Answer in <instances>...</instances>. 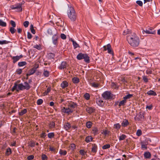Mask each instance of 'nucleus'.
Returning a JSON list of instances; mask_svg holds the SVG:
<instances>
[{"label": "nucleus", "instance_id": "obj_5", "mask_svg": "<svg viewBox=\"0 0 160 160\" xmlns=\"http://www.w3.org/2000/svg\"><path fill=\"white\" fill-rule=\"evenodd\" d=\"M61 111L62 112L66 113L68 114L72 113L73 111V109L70 108L68 106V108H62Z\"/></svg>", "mask_w": 160, "mask_h": 160}, {"label": "nucleus", "instance_id": "obj_37", "mask_svg": "<svg viewBox=\"0 0 160 160\" xmlns=\"http://www.w3.org/2000/svg\"><path fill=\"white\" fill-rule=\"evenodd\" d=\"M55 123L54 122H50L49 124V127L50 128H54Z\"/></svg>", "mask_w": 160, "mask_h": 160}, {"label": "nucleus", "instance_id": "obj_23", "mask_svg": "<svg viewBox=\"0 0 160 160\" xmlns=\"http://www.w3.org/2000/svg\"><path fill=\"white\" fill-rule=\"evenodd\" d=\"M84 54L82 53H79L77 56V58L78 60L82 59V57L84 56Z\"/></svg>", "mask_w": 160, "mask_h": 160}, {"label": "nucleus", "instance_id": "obj_21", "mask_svg": "<svg viewBox=\"0 0 160 160\" xmlns=\"http://www.w3.org/2000/svg\"><path fill=\"white\" fill-rule=\"evenodd\" d=\"M86 111L89 113H92L94 111V109L92 107H88L86 108Z\"/></svg>", "mask_w": 160, "mask_h": 160}, {"label": "nucleus", "instance_id": "obj_47", "mask_svg": "<svg viewBox=\"0 0 160 160\" xmlns=\"http://www.w3.org/2000/svg\"><path fill=\"white\" fill-rule=\"evenodd\" d=\"M9 42V41L6 40H3L2 41H0V44L2 45L4 44H6L8 43Z\"/></svg>", "mask_w": 160, "mask_h": 160}, {"label": "nucleus", "instance_id": "obj_31", "mask_svg": "<svg viewBox=\"0 0 160 160\" xmlns=\"http://www.w3.org/2000/svg\"><path fill=\"white\" fill-rule=\"evenodd\" d=\"M127 102V100L125 99H124L123 100L121 101L119 103V106H122L125 103H126Z\"/></svg>", "mask_w": 160, "mask_h": 160}, {"label": "nucleus", "instance_id": "obj_51", "mask_svg": "<svg viewBox=\"0 0 160 160\" xmlns=\"http://www.w3.org/2000/svg\"><path fill=\"white\" fill-rule=\"evenodd\" d=\"M84 96V98L87 100H88L90 98L89 94L88 93H86Z\"/></svg>", "mask_w": 160, "mask_h": 160}, {"label": "nucleus", "instance_id": "obj_26", "mask_svg": "<svg viewBox=\"0 0 160 160\" xmlns=\"http://www.w3.org/2000/svg\"><path fill=\"white\" fill-rule=\"evenodd\" d=\"M49 72L47 70L44 69L43 73L44 76L45 77H48L49 75Z\"/></svg>", "mask_w": 160, "mask_h": 160}, {"label": "nucleus", "instance_id": "obj_38", "mask_svg": "<svg viewBox=\"0 0 160 160\" xmlns=\"http://www.w3.org/2000/svg\"><path fill=\"white\" fill-rule=\"evenodd\" d=\"M86 125L87 128H90L92 126V123L90 121L88 122H86Z\"/></svg>", "mask_w": 160, "mask_h": 160}, {"label": "nucleus", "instance_id": "obj_33", "mask_svg": "<svg viewBox=\"0 0 160 160\" xmlns=\"http://www.w3.org/2000/svg\"><path fill=\"white\" fill-rule=\"evenodd\" d=\"M92 131L93 132V133L94 135H96L98 133V130L97 128H94L92 130Z\"/></svg>", "mask_w": 160, "mask_h": 160}, {"label": "nucleus", "instance_id": "obj_35", "mask_svg": "<svg viewBox=\"0 0 160 160\" xmlns=\"http://www.w3.org/2000/svg\"><path fill=\"white\" fill-rule=\"evenodd\" d=\"M27 63L25 62H21L18 63V65L19 67H22L26 65Z\"/></svg>", "mask_w": 160, "mask_h": 160}, {"label": "nucleus", "instance_id": "obj_59", "mask_svg": "<svg viewBox=\"0 0 160 160\" xmlns=\"http://www.w3.org/2000/svg\"><path fill=\"white\" fill-rule=\"evenodd\" d=\"M136 3L140 6H142L143 3L140 0L137 1L136 2Z\"/></svg>", "mask_w": 160, "mask_h": 160}, {"label": "nucleus", "instance_id": "obj_15", "mask_svg": "<svg viewBox=\"0 0 160 160\" xmlns=\"http://www.w3.org/2000/svg\"><path fill=\"white\" fill-rule=\"evenodd\" d=\"M68 84L66 81H63L61 84V87L62 88H64L68 87Z\"/></svg>", "mask_w": 160, "mask_h": 160}, {"label": "nucleus", "instance_id": "obj_4", "mask_svg": "<svg viewBox=\"0 0 160 160\" xmlns=\"http://www.w3.org/2000/svg\"><path fill=\"white\" fill-rule=\"evenodd\" d=\"M102 96L105 99H109L114 98V96L110 92L106 91L102 94Z\"/></svg>", "mask_w": 160, "mask_h": 160}, {"label": "nucleus", "instance_id": "obj_45", "mask_svg": "<svg viewBox=\"0 0 160 160\" xmlns=\"http://www.w3.org/2000/svg\"><path fill=\"white\" fill-rule=\"evenodd\" d=\"M11 153V150L10 148H8L7 149L6 154L7 155H9Z\"/></svg>", "mask_w": 160, "mask_h": 160}, {"label": "nucleus", "instance_id": "obj_11", "mask_svg": "<svg viewBox=\"0 0 160 160\" xmlns=\"http://www.w3.org/2000/svg\"><path fill=\"white\" fill-rule=\"evenodd\" d=\"M82 59H84V61L87 63H89L90 62L89 57L86 54H84V56L82 57Z\"/></svg>", "mask_w": 160, "mask_h": 160}, {"label": "nucleus", "instance_id": "obj_30", "mask_svg": "<svg viewBox=\"0 0 160 160\" xmlns=\"http://www.w3.org/2000/svg\"><path fill=\"white\" fill-rule=\"evenodd\" d=\"M133 96L132 94H128L123 97V99L126 100L127 99H130Z\"/></svg>", "mask_w": 160, "mask_h": 160}, {"label": "nucleus", "instance_id": "obj_40", "mask_svg": "<svg viewBox=\"0 0 160 160\" xmlns=\"http://www.w3.org/2000/svg\"><path fill=\"white\" fill-rule=\"evenodd\" d=\"M48 137L49 138H53L54 136V132L49 133L48 134Z\"/></svg>", "mask_w": 160, "mask_h": 160}, {"label": "nucleus", "instance_id": "obj_54", "mask_svg": "<svg viewBox=\"0 0 160 160\" xmlns=\"http://www.w3.org/2000/svg\"><path fill=\"white\" fill-rule=\"evenodd\" d=\"M109 132L107 130H103L102 132V134L106 135L109 134Z\"/></svg>", "mask_w": 160, "mask_h": 160}, {"label": "nucleus", "instance_id": "obj_60", "mask_svg": "<svg viewBox=\"0 0 160 160\" xmlns=\"http://www.w3.org/2000/svg\"><path fill=\"white\" fill-rule=\"evenodd\" d=\"M59 153L60 154H62L64 155H65L67 154V152L66 151H62L61 150L60 151Z\"/></svg>", "mask_w": 160, "mask_h": 160}, {"label": "nucleus", "instance_id": "obj_44", "mask_svg": "<svg viewBox=\"0 0 160 160\" xmlns=\"http://www.w3.org/2000/svg\"><path fill=\"white\" fill-rule=\"evenodd\" d=\"M14 28V27H11L10 28L9 31L12 34L14 33L16 31V29Z\"/></svg>", "mask_w": 160, "mask_h": 160}, {"label": "nucleus", "instance_id": "obj_36", "mask_svg": "<svg viewBox=\"0 0 160 160\" xmlns=\"http://www.w3.org/2000/svg\"><path fill=\"white\" fill-rule=\"evenodd\" d=\"M30 29L32 33H33V34H35V31L34 29L33 26L32 24H31L30 26Z\"/></svg>", "mask_w": 160, "mask_h": 160}, {"label": "nucleus", "instance_id": "obj_64", "mask_svg": "<svg viewBox=\"0 0 160 160\" xmlns=\"http://www.w3.org/2000/svg\"><path fill=\"white\" fill-rule=\"evenodd\" d=\"M79 152H80V154L82 155H84L85 153L84 150H82V149L80 150L79 151Z\"/></svg>", "mask_w": 160, "mask_h": 160}, {"label": "nucleus", "instance_id": "obj_62", "mask_svg": "<svg viewBox=\"0 0 160 160\" xmlns=\"http://www.w3.org/2000/svg\"><path fill=\"white\" fill-rule=\"evenodd\" d=\"M34 158V156L32 155H30L28 157L27 159L28 160H31Z\"/></svg>", "mask_w": 160, "mask_h": 160}, {"label": "nucleus", "instance_id": "obj_6", "mask_svg": "<svg viewBox=\"0 0 160 160\" xmlns=\"http://www.w3.org/2000/svg\"><path fill=\"white\" fill-rule=\"evenodd\" d=\"M22 4L21 3H18L17 4L12 5L11 6V8L12 9H17V11H22Z\"/></svg>", "mask_w": 160, "mask_h": 160}, {"label": "nucleus", "instance_id": "obj_17", "mask_svg": "<svg viewBox=\"0 0 160 160\" xmlns=\"http://www.w3.org/2000/svg\"><path fill=\"white\" fill-rule=\"evenodd\" d=\"M144 156L145 158L150 159L151 157V155L149 152H146L144 153Z\"/></svg>", "mask_w": 160, "mask_h": 160}, {"label": "nucleus", "instance_id": "obj_50", "mask_svg": "<svg viewBox=\"0 0 160 160\" xmlns=\"http://www.w3.org/2000/svg\"><path fill=\"white\" fill-rule=\"evenodd\" d=\"M142 132L141 130L138 129V130L136 132V135L138 136H140L142 135Z\"/></svg>", "mask_w": 160, "mask_h": 160}, {"label": "nucleus", "instance_id": "obj_48", "mask_svg": "<svg viewBox=\"0 0 160 160\" xmlns=\"http://www.w3.org/2000/svg\"><path fill=\"white\" fill-rule=\"evenodd\" d=\"M110 147V144H106V145H104L102 147V148L103 149H105L109 148Z\"/></svg>", "mask_w": 160, "mask_h": 160}, {"label": "nucleus", "instance_id": "obj_39", "mask_svg": "<svg viewBox=\"0 0 160 160\" xmlns=\"http://www.w3.org/2000/svg\"><path fill=\"white\" fill-rule=\"evenodd\" d=\"M103 48L105 51L108 50L109 48H111V46L110 44H108L107 45L103 46Z\"/></svg>", "mask_w": 160, "mask_h": 160}, {"label": "nucleus", "instance_id": "obj_57", "mask_svg": "<svg viewBox=\"0 0 160 160\" xmlns=\"http://www.w3.org/2000/svg\"><path fill=\"white\" fill-rule=\"evenodd\" d=\"M10 24L13 27H15L16 26V23L13 20H11L10 21Z\"/></svg>", "mask_w": 160, "mask_h": 160}, {"label": "nucleus", "instance_id": "obj_25", "mask_svg": "<svg viewBox=\"0 0 160 160\" xmlns=\"http://www.w3.org/2000/svg\"><path fill=\"white\" fill-rule=\"evenodd\" d=\"M24 88L25 89L28 90L30 88V86L29 85L28 83L25 82H24Z\"/></svg>", "mask_w": 160, "mask_h": 160}, {"label": "nucleus", "instance_id": "obj_28", "mask_svg": "<svg viewBox=\"0 0 160 160\" xmlns=\"http://www.w3.org/2000/svg\"><path fill=\"white\" fill-rule=\"evenodd\" d=\"M27 112L26 109H24L23 110L21 111V112H19V115L20 116H22L23 114L26 113Z\"/></svg>", "mask_w": 160, "mask_h": 160}, {"label": "nucleus", "instance_id": "obj_3", "mask_svg": "<svg viewBox=\"0 0 160 160\" xmlns=\"http://www.w3.org/2000/svg\"><path fill=\"white\" fill-rule=\"evenodd\" d=\"M24 89V85L22 83L17 84L16 83H15L12 88V91H13L15 90H16L17 92H18L19 90H22Z\"/></svg>", "mask_w": 160, "mask_h": 160}, {"label": "nucleus", "instance_id": "obj_10", "mask_svg": "<svg viewBox=\"0 0 160 160\" xmlns=\"http://www.w3.org/2000/svg\"><path fill=\"white\" fill-rule=\"evenodd\" d=\"M68 66V64L65 62H62L59 67V68L60 69H64L66 68Z\"/></svg>", "mask_w": 160, "mask_h": 160}, {"label": "nucleus", "instance_id": "obj_58", "mask_svg": "<svg viewBox=\"0 0 160 160\" xmlns=\"http://www.w3.org/2000/svg\"><path fill=\"white\" fill-rule=\"evenodd\" d=\"M29 22L28 21H26L23 23V25L25 27H27L29 25Z\"/></svg>", "mask_w": 160, "mask_h": 160}, {"label": "nucleus", "instance_id": "obj_16", "mask_svg": "<svg viewBox=\"0 0 160 160\" xmlns=\"http://www.w3.org/2000/svg\"><path fill=\"white\" fill-rule=\"evenodd\" d=\"M96 102L99 106H102L104 105L103 101L100 99H97Z\"/></svg>", "mask_w": 160, "mask_h": 160}, {"label": "nucleus", "instance_id": "obj_53", "mask_svg": "<svg viewBox=\"0 0 160 160\" xmlns=\"http://www.w3.org/2000/svg\"><path fill=\"white\" fill-rule=\"evenodd\" d=\"M33 47L38 50H40L41 49V46L40 45H34Z\"/></svg>", "mask_w": 160, "mask_h": 160}, {"label": "nucleus", "instance_id": "obj_32", "mask_svg": "<svg viewBox=\"0 0 160 160\" xmlns=\"http://www.w3.org/2000/svg\"><path fill=\"white\" fill-rule=\"evenodd\" d=\"M126 136L124 134H122L119 137V141H122L125 139L126 138Z\"/></svg>", "mask_w": 160, "mask_h": 160}, {"label": "nucleus", "instance_id": "obj_27", "mask_svg": "<svg viewBox=\"0 0 160 160\" xmlns=\"http://www.w3.org/2000/svg\"><path fill=\"white\" fill-rule=\"evenodd\" d=\"M92 139V138L91 136H88L86 137L85 139V141L87 142H89L91 141Z\"/></svg>", "mask_w": 160, "mask_h": 160}, {"label": "nucleus", "instance_id": "obj_56", "mask_svg": "<svg viewBox=\"0 0 160 160\" xmlns=\"http://www.w3.org/2000/svg\"><path fill=\"white\" fill-rule=\"evenodd\" d=\"M47 157L46 155L44 154H42V160H47Z\"/></svg>", "mask_w": 160, "mask_h": 160}, {"label": "nucleus", "instance_id": "obj_41", "mask_svg": "<svg viewBox=\"0 0 160 160\" xmlns=\"http://www.w3.org/2000/svg\"><path fill=\"white\" fill-rule=\"evenodd\" d=\"M131 33V31L129 30V29H127L126 30H125L123 33V34L124 35H126L127 34H129Z\"/></svg>", "mask_w": 160, "mask_h": 160}, {"label": "nucleus", "instance_id": "obj_46", "mask_svg": "<svg viewBox=\"0 0 160 160\" xmlns=\"http://www.w3.org/2000/svg\"><path fill=\"white\" fill-rule=\"evenodd\" d=\"M141 148H147V145H146L143 142H141Z\"/></svg>", "mask_w": 160, "mask_h": 160}, {"label": "nucleus", "instance_id": "obj_49", "mask_svg": "<svg viewBox=\"0 0 160 160\" xmlns=\"http://www.w3.org/2000/svg\"><path fill=\"white\" fill-rule=\"evenodd\" d=\"M43 102V100L42 99H39L38 100L37 103L38 105H41Z\"/></svg>", "mask_w": 160, "mask_h": 160}, {"label": "nucleus", "instance_id": "obj_29", "mask_svg": "<svg viewBox=\"0 0 160 160\" xmlns=\"http://www.w3.org/2000/svg\"><path fill=\"white\" fill-rule=\"evenodd\" d=\"M72 81L74 83H77L79 82V79L76 77H74L72 79Z\"/></svg>", "mask_w": 160, "mask_h": 160}, {"label": "nucleus", "instance_id": "obj_55", "mask_svg": "<svg viewBox=\"0 0 160 160\" xmlns=\"http://www.w3.org/2000/svg\"><path fill=\"white\" fill-rule=\"evenodd\" d=\"M142 79L145 82H148V78L146 76H142Z\"/></svg>", "mask_w": 160, "mask_h": 160}, {"label": "nucleus", "instance_id": "obj_42", "mask_svg": "<svg viewBox=\"0 0 160 160\" xmlns=\"http://www.w3.org/2000/svg\"><path fill=\"white\" fill-rule=\"evenodd\" d=\"M121 127V125L119 123H117L116 124H115L114 125V128L118 130Z\"/></svg>", "mask_w": 160, "mask_h": 160}, {"label": "nucleus", "instance_id": "obj_18", "mask_svg": "<svg viewBox=\"0 0 160 160\" xmlns=\"http://www.w3.org/2000/svg\"><path fill=\"white\" fill-rule=\"evenodd\" d=\"M77 104L73 102H71L68 105V106L70 108H74L77 107Z\"/></svg>", "mask_w": 160, "mask_h": 160}, {"label": "nucleus", "instance_id": "obj_14", "mask_svg": "<svg viewBox=\"0 0 160 160\" xmlns=\"http://www.w3.org/2000/svg\"><path fill=\"white\" fill-rule=\"evenodd\" d=\"M22 57V55L20 56H16L13 57L12 59L13 60V62L15 63L16 62L19 60V59Z\"/></svg>", "mask_w": 160, "mask_h": 160}, {"label": "nucleus", "instance_id": "obj_7", "mask_svg": "<svg viewBox=\"0 0 160 160\" xmlns=\"http://www.w3.org/2000/svg\"><path fill=\"white\" fill-rule=\"evenodd\" d=\"M47 32L48 34L50 35H52L53 34H56L57 30L56 29L54 28H49L47 30Z\"/></svg>", "mask_w": 160, "mask_h": 160}, {"label": "nucleus", "instance_id": "obj_9", "mask_svg": "<svg viewBox=\"0 0 160 160\" xmlns=\"http://www.w3.org/2000/svg\"><path fill=\"white\" fill-rule=\"evenodd\" d=\"M58 36L56 34H54L52 37V41L53 44L57 45L58 43Z\"/></svg>", "mask_w": 160, "mask_h": 160}, {"label": "nucleus", "instance_id": "obj_13", "mask_svg": "<svg viewBox=\"0 0 160 160\" xmlns=\"http://www.w3.org/2000/svg\"><path fill=\"white\" fill-rule=\"evenodd\" d=\"M71 128V126L69 123L66 122L65 123L64 126V128L66 130L68 131Z\"/></svg>", "mask_w": 160, "mask_h": 160}, {"label": "nucleus", "instance_id": "obj_20", "mask_svg": "<svg viewBox=\"0 0 160 160\" xmlns=\"http://www.w3.org/2000/svg\"><path fill=\"white\" fill-rule=\"evenodd\" d=\"M129 124L128 120L127 119H124L122 122L121 125L123 127H126Z\"/></svg>", "mask_w": 160, "mask_h": 160}, {"label": "nucleus", "instance_id": "obj_12", "mask_svg": "<svg viewBox=\"0 0 160 160\" xmlns=\"http://www.w3.org/2000/svg\"><path fill=\"white\" fill-rule=\"evenodd\" d=\"M36 71V68H33L31 69L30 70L28 73L27 74V77H28L29 76H30L31 75L34 74Z\"/></svg>", "mask_w": 160, "mask_h": 160}, {"label": "nucleus", "instance_id": "obj_8", "mask_svg": "<svg viewBox=\"0 0 160 160\" xmlns=\"http://www.w3.org/2000/svg\"><path fill=\"white\" fill-rule=\"evenodd\" d=\"M142 32L143 33H145L148 34H154L155 33V31H153L151 28H149L148 30L147 29L146 30L143 29Z\"/></svg>", "mask_w": 160, "mask_h": 160}, {"label": "nucleus", "instance_id": "obj_24", "mask_svg": "<svg viewBox=\"0 0 160 160\" xmlns=\"http://www.w3.org/2000/svg\"><path fill=\"white\" fill-rule=\"evenodd\" d=\"M71 41H72L73 46L75 48L79 47V45L77 44L75 41H74L72 39H71Z\"/></svg>", "mask_w": 160, "mask_h": 160}, {"label": "nucleus", "instance_id": "obj_2", "mask_svg": "<svg viewBox=\"0 0 160 160\" xmlns=\"http://www.w3.org/2000/svg\"><path fill=\"white\" fill-rule=\"evenodd\" d=\"M67 10V14L70 20L72 21H75L76 19L77 14L73 7L71 6H68Z\"/></svg>", "mask_w": 160, "mask_h": 160}, {"label": "nucleus", "instance_id": "obj_1", "mask_svg": "<svg viewBox=\"0 0 160 160\" xmlns=\"http://www.w3.org/2000/svg\"><path fill=\"white\" fill-rule=\"evenodd\" d=\"M127 40L130 45L133 48L137 47L139 45V38L134 33L128 35L127 36Z\"/></svg>", "mask_w": 160, "mask_h": 160}, {"label": "nucleus", "instance_id": "obj_22", "mask_svg": "<svg viewBox=\"0 0 160 160\" xmlns=\"http://www.w3.org/2000/svg\"><path fill=\"white\" fill-rule=\"evenodd\" d=\"M97 150V146L95 144H94L93 145H92V152L96 153Z\"/></svg>", "mask_w": 160, "mask_h": 160}, {"label": "nucleus", "instance_id": "obj_61", "mask_svg": "<svg viewBox=\"0 0 160 160\" xmlns=\"http://www.w3.org/2000/svg\"><path fill=\"white\" fill-rule=\"evenodd\" d=\"M16 72L18 74L20 75L22 72V70L21 69H18L17 70Z\"/></svg>", "mask_w": 160, "mask_h": 160}, {"label": "nucleus", "instance_id": "obj_34", "mask_svg": "<svg viewBox=\"0 0 160 160\" xmlns=\"http://www.w3.org/2000/svg\"><path fill=\"white\" fill-rule=\"evenodd\" d=\"M7 25L6 22H4L2 20H0V26L6 27Z\"/></svg>", "mask_w": 160, "mask_h": 160}, {"label": "nucleus", "instance_id": "obj_52", "mask_svg": "<svg viewBox=\"0 0 160 160\" xmlns=\"http://www.w3.org/2000/svg\"><path fill=\"white\" fill-rule=\"evenodd\" d=\"M91 85L93 87L96 88L98 87L99 84L97 83L93 82L91 83Z\"/></svg>", "mask_w": 160, "mask_h": 160}, {"label": "nucleus", "instance_id": "obj_43", "mask_svg": "<svg viewBox=\"0 0 160 160\" xmlns=\"http://www.w3.org/2000/svg\"><path fill=\"white\" fill-rule=\"evenodd\" d=\"M51 90V88L50 87H48L46 91H45L43 93L44 95L45 96L47 95L48 93Z\"/></svg>", "mask_w": 160, "mask_h": 160}, {"label": "nucleus", "instance_id": "obj_19", "mask_svg": "<svg viewBox=\"0 0 160 160\" xmlns=\"http://www.w3.org/2000/svg\"><path fill=\"white\" fill-rule=\"evenodd\" d=\"M147 94L149 95H152L154 96H155L157 95V94L155 92L151 90L148 91L147 92Z\"/></svg>", "mask_w": 160, "mask_h": 160}, {"label": "nucleus", "instance_id": "obj_63", "mask_svg": "<svg viewBox=\"0 0 160 160\" xmlns=\"http://www.w3.org/2000/svg\"><path fill=\"white\" fill-rule=\"evenodd\" d=\"M27 37L28 38L31 39L32 38V34L29 32H28Z\"/></svg>", "mask_w": 160, "mask_h": 160}]
</instances>
